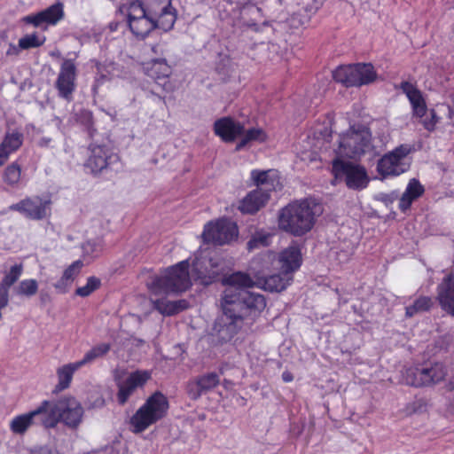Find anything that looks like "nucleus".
<instances>
[{
  "label": "nucleus",
  "mask_w": 454,
  "mask_h": 454,
  "mask_svg": "<svg viewBox=\"0 0 454 454\" xmlns=\"http://www.w3.org/2000/svg\"><path fill=\"white\" fill-rule=\"evenodd\" d=\"M152 51L155 53V54H158V53H161L162 51H163V48L160 44L157 43V44H154L152 46Z\"/></svg>",
  "instance_id": "49"
},
{
  "label": "nucleus",
  "mask_w": 454,
  "mask_h": 454,
  "mask_svg": "<svg viewBox=\"0 0 454 454\" xmlns=\"http://www.w3.org/2000/svg\"><path fill=\"white\" fill-rule=\"evenodd\" d=\"M372 135L364 126H353L340 135L336 154L339 157L357 158L371 149Z\"/></svg>",
  "instance_id": "7"
},
{
  "label": "nucleus",
  "mask_w": 454,
  "mask_h": 454,
  "mask_svg": "<svg viewBox=\"0 0 454 454\" xmlns=\"http://www.w3.org/2000/svg\"><path fill=\"white\" fill-rule=\"evenodd\" d=\"M223 283L228 286L227 288H233L236 292L246 290L245 288L254 286V281L250 276L243 272L231 274L224 278Z\"/></svg>",
  "instance_id": "32"
},
{
  "label": "nucleus",
  "mask_w": 454,
  "mask_h": 454,
  "mask_svg": "<svg viewBox=\"0 0 454 454\" xmlns=\"http://www.w3.org/2000/svg\"><path fill=\"white\" fill-rule=\"evenodd\" d=\"M323 212L320 204L310 199L295 200L287 204L278 213V228L294 237H301L310 231L316 219Z\"/></svg>",
  "instance_id": "1"
},
{
  "label": "nucleus",
  "mask_w": 454,
  "mask_h": 454,
  "mask_svg": "<svg viewBox=\"0 0 454 454\" xmlns=\"http://www.w3.org/2000/svg\"><path fill=\"white\" fill-rule=\"evenodd\" d=\"M21 176V168L16 163L10 164L4 172V182L10 186H16L20 183Z\"/></svg>",
  "instance_id": "40"
},
{
  "label": "nucleus",
  "mask_w": 454,
  "mask_h": 454,
  "mask_svg": "<svg viewBox=\"0 0 454 454\" xmlns=\"http://www.w3.org/2000/svg\"><path fill=\"white\" fill-rule=\"evenodd\" d=\"M31 220H42L51 215V200L39 196L27 197L9 207Z\"/></svg>",
  "instance_id": "16"
},
{
  "label": "nucleus",
  "mask_w": 454,
  "mask_h": 454,
  "mask_svg": "<svg viewBox=\"0 0 454 454\" xmlns=\"http://www.w3.org/2000/svg\"><path fill=\"white\" fill-rule=\"evenodd\" d=\"M45 42L44 36H39L35 33L27 35L19 40V47L22 50H28L31 48H37L43 45Z\"/></svg>",
  "instance_id": "42"
},
{
  "label": "nucleus",
  "mask_w": 454,
  "mask_h": 454,
  "mask_svg": "<svg viewBox=\"0 0 454 454\" xmlns=\"http://www.w3.org/2000/svg\"><path fill=\"white\" fill-rule=\"evenodd\" d=\"M214 130L223 141L231 142L244 133V126L230 117H223L215 122Z\"/></svg>",
  "instance_id": "25"
},
{
  "label": "nucleus",
  "mask_w": 454,
  "mask_h": 454,
  "mask_svg": "<svg viewBox=\"0 0 454 454\" xmlns=\"http://www.w3.org/2000/svg\"><path fill=\"white\" fill-rule=\"evenodd\" d=\"M210 270H199V262L193 263L194 270L197 271L198 278L202 279V282L208 284L213 281L220 273L221 269L218 268V263L215 262L212 259L209 260Z\"/></svg>",
  "instance_id": "36"
},
{
  "label": "nucleus",
  "mask_w": 454,
  "mask_h": 454,
  "mask_svg": "<svg viewBox=\"0 0 454 454\" xmlns=\"http://www.w3.org/2000/svg\"><path fill=\"white\" fill-rule=\"evenodd\" d=\"M268 255H269V257H270V256L274 255V253L273 252H269Z\"/></svg>",
  "instance_id": "51"
},
{
  "label": "nucleus",
  "mask_w": 454,
  "mask_h": 454,
  "mask_svg": "<svg viewBox=\"0 0 454 454\" xmlns=\"http://www.w3.org/2000/svg\"><path fill=\"white\" fill-rule=\"evenodd\" d=\"M446 376V368L443 364L436 363L429 368H409L406 370L403 380L407 385L412 387H424L437 384Z\"/></svg>",
  "instance_id": "15"
},
{
  "label": "nucleus",
  "mask_w": 454,
  "mask_h": 454,
  "mask_svg": "<svg viewBox=\"0 0 454 454\" xmlns=\"http://www.w3.org/2000/svg\"><path fill=\"white\" fill-rule=\"evenodd\" d=\"M43 427L54 428L62 422L69 429H76L82 424L84 409L82 403L74 396L65 395L56 401L45 400Z\"/></svg>",
  "instance_id": "2"
},
{
  "label": "nucleus",
  "mask_w": 454,
  "mask_h": 454,
  "mask_svg": "<svg viewBox=\"0 0 454 454\" xmlns=\"http://www.w3.org/2000/svg\"><path fill=\"white\" fill-rule=\"evenodd\" d=\"M400 88L407 96L412 106L413 114L419 118L425 117L421 121L424 128L428 131L434 130L440 117L434 109L427 112V105L420 90L409 82H403L400 84Z\"/></svg>",
  "instance_id": "10"
},
{
  "label": "nucleus",
  "mask_w": 454,
  "mask_h": 454,
  "mask_svg": "<svg viewBox=\"0 0 454 454\" xmlns=\"http://www.w3.org/2000/svg\"><path fill=\"white\" fill-rule=\"evenodd\" d=\"M10 287L0 283V309H4L9 303Z\"/></svg>",
  "instance_id": "45"
},
{
  "label": "nucleus",
  "mask_w": 454,
  "mask_h": 454,
  "mask_svg": "<svg viewBox=\"0 0 454 454\" xmlns=\"http://www.w3.org/2000/svg\"><path fill=\"white\" fill-rule=\"evenodd\" d=\"M437 298L441 307L454 316V270L438 286Z\"/></svg>",
  "instance_id": "26"
},
{
  "label": "nucleus",
  "mask_w": 454,
  "mask_h": 454,
  "mask_svg": "<svg viewBox=\"0 0 454 454\" xmlns=\"http://www.w3.org/2000/svg\"><path fill=\"white\" fill-rule=\"evenodd\" d=\"M88 151L89 156L85 168L93 174L99 173L105 169L109 164V160L114 157L105 145L90 144Z\"/></svg>",
  "instance_id": "22"
},
{
  "label": "nucleus",
  "mask_w": 454,
  "mask_h": 454,
  "mask_svg": "<svg viewBox=\"0 0 454 454\" xmlns=\"http://www.w3.org/2000/svg\"><path fill=\"white\" fill-rule=\"evenodd\" d=\"M292 275L280 271L278 274H273L264 278L263 288L269 292H281L285 290L293 281Z\"/></svg>",
  "instance_id": "29"
},
{
  "label": "nucleus",
  "mask_w": 454,
  "mask_h": 454,
  "mask_svg": "<svg viewBox=\"0 0 454 454\" xmlns=\"http://www.w3.org/2000/svg\"><path fill=\"white\" fill-rule=\"evenodd\" d=\"M105 405V400L102 397H98L93 404H91V408H101Z\"/></svg>",
  "instance_id": "47"
},
{
  "label": "nucleus",
  "mask_w": 454,
  "mask_h": 454,
  "mask_svg": "<svg viewBox=\"0 0 454 454\" xmlns=\"http://www.w3.org/2000/svg\"><path fill=\"white\" fill-rule=\"evenodd\" d=\"M282 379L285 382H291L294 380V377L291 372H284L282 373Z\"/></svg>",
  "instance_id": "48"
},
{
  "label": "nucleus",
  "mask_w": 454,
  "mask_h": 454,
  "mask_svg": "<svg viewBox=\"0 0 454 454\" xmlns=\"http://www.w3.org/2000/svg\"><path fill=\"white\" fill-rule=\"evenodd\" d=\"M82 267V261L74 262L63 273V277L73 283L75 277L79 274Z\"/></svg>",
  "instance_id": "44"
},
{
  "label": "nucleus",
  "mask_w": 454,
  "mask_h": 454,
  "mask_svg": "<svg viewBox=\"0 0 454 454\" xmlns=\"http://www.w3.org/2000/svg\"><path fill=\"white\" fill-rule=\"evenodd\" d=\"M100 286V280L96 277H90L85 286L76 289L75 294L81 297H87Z\"/></svg>",
  "instance_id": "43"
},
{
  "label": "nucleus",
  "mask_w": 454,
  "mask_h": 454,
  "mask_svg": "<svg viewBox=\"0 0 454 454\" xmlns=\"http://www.w3.org/2000/svg\"><path fill=\"white\" fill-rule=\"evenodd\" d=\"M169 408L167 396L160 391L150 395L130 419L133 432L142 433L166 417Z\"/></svg>",
  "instance_id": "5"
},
{
  "label": "nucleus",
  "mask_w": 454,
  "mask_h": 454,
  "mask_svg": "<svg viewBox=\"0 0 454 454\" xmlns=\"http://www.w3.org/2000/svg\"><path fill=\"white\" fill-rule=\"evenodd\" d=\"M77 67L73 59H64L60 65L55 88L60 98L70 101L75 90Z\"/></svg>",
  "instance_id": "18"
},
{
  "label": "nucleus",
  "mask_w": 454,
  "mask_h": 454,
  "mask_svg": "<svg viewBox=\"0 0 454 454\" xmlns=\"http://www.w3.org/2000/svg\"><path fill=\"white\" fill-rule=\"evenodd\" d=\"M239 235L238 226L228 219H220L215 223H208L204 227L202 239L205 243L224 245L236 239Z\"/></svg>",
  "instance_id": "13"
},
{
  "label": "nucleus",
  "mask_w": 454,
  "mask_h": 454,
  "mask_svg": "<svg viewBox=\"0 0 454 454\" xmlns=\"http://www.w3.org/2000/svg\"><path fill=\"white\" fill-rule=\"evenodd\" d=\"M219 382V375L215 372L201 375L188 382L187 394L192 399L197 400L202 394L218 386Z\"/></svg>",
  "instance_id": "24"
},
{
  "label": "nucleus",
  "mask_w": 454,
  "mask_h": 454,
  "mask_svg": "<svg viewBox=\"0 0 454 454\" xmlns=\"http://www.w3.org/2000/svg\"><path fill=\"white\" fill-rule=\"evenodd\" d=\"M333 174L335 179L344 180L347 186L351 189H362L367 185L368 178L364 168L339 158L333 161Z\"/></svg>",
  "instance_id": "14"
},
{
  "label": "nucleus",
  "mask_w": 454,
  "mask_h": 454,
  "mask_svg": "<svg viewBox=\"0 0 454 454\" xmlns=\"http://www.w3.org/2000/svg\"><path fill=\"white\" fill-rule=\"evenodd\" d=\"M153 303L155 309L164 316L175 315L188 307V302L185 300L168 301L160 299L156 300Z\"/></svg>",
  "instance_id": "31"
},
{
  "label": "nucleus",
  "mask_w": 454,
  "mask_h": 454,
  "mask_svg": "<svg viewBox=\"0 0 454 454\" xmlns=\"http://www.w3.org/2000/svg\"><path fill=\"white\" fill-rule=\"evenodd\" d=\"M111 348L110 344L108 343H100L94 346L88 352L85 353L82 359L79 360L78 363L81 366H84L86 364H90L93 363L96 359L103 357L106 355Z\"/></svg>",
  "instance_id": "35"
},
{
  "label": "nucleus",
  "mask_w": 454,
  "mask_h": 454,
  "mask_svg": "<svg viewBox=\"0 0 454 454\" xmlns=\"http://www.w3.org/2000/svg\"><path fill=\"white\" fill-rule=\"evenodd\" d=\"M301 249L294 243L282 250L277 258L278 269L292 276L301 267Z\"/></svg>",
  "instance_id": "21"
},
{
  "label": "nucleus",
  "mask_w": 454,
  "mask_h": 454,
  "mask_svg": "<svg viewBox=\"0 0 454 454\" xmlns=\"http://www.w3.org/2000/svg\"><path fill=\"white\" fill-rule=\"evenodd\" d=\"M272 235L265 230H257L247 244L248 251H254L270 246Z\"/></svg>",
  "instance_id": "34"
},
{
  "label": "nucleus",
  "mask_w": 454,
  "mask_h": 454,
  "mask_svg": "<svg viewBox=\"0 0 454 454\" xmlns=\"http://www.w3.org/2000/svg\"><path fill=\"white\" fill-rule=\"evenodd\" d=\"M23 135L20 132L7 133L0 144V167L8 160L9 156L17 151L22 145Z\"/></svg>",
  "instance_id": "27"
},
{
  "label": "nucleus",
  "mask_w": 454,
  "mask_h": 454,
  "mask_svg": "<svg viewBox=\"0 0 454 454\" xmlns=\"http://www.w3.org/2000/svg\"><path fill=\"white\" fill-rule=\"evenodd\" d=\"M222 308L223 314L215 326L217 342L220 344L231 341L245 324L242 316L234 312V307L230 302L224 304L222 301Z\"/></svg>",
  "instance_id": "12"
},
{
  "label": "nucleus",
  "mask_w": 454,
  "mask_h": 454,
  "mask_svg": "<svg viewBox=\"0 0 454 454\" xmlns=\"http://www.w3.org/2000/svg\"><path fill=\"white\" fill-rule=\"evenodd\" d=\"M147 67L148 75L155 80L168 78L171 74V67L165 59H154Z\"/></svg>",
  "instance_id": "33"
},
{
  "label": "nucleus",
  "mask_w": 454,
  "mask_h": 454,
  "mask_svg": "<svg viewBox=\"0 0 454 454\" xmlns=\"http://www.w3.org/2000/svg\"><path fill=\"white\" fill-rule=\"evenodd\" d=\"M121 10L126 12L130 31L138 38H145L153 29L159 27L157 20L145 12L144 4L138 0L124 4Z\"/></svg>",
  "instance_id": "8"
},
{
  "label": "nucleus",
  "mask_w": 454,
  "mask_h": 454,
  "mask_svg": "<svg viewBox=\"0 0 454 454\" xmlns=\"http://www.w3.org/2000/svg\"><path fill=\"white\" fill-rule=\"evenodd\" d=\"M333 77L346 87L362 86L373 82L376 73L371 64L341 66L335 69Z\"/></svg>",
  "instance_id": "9"
},
{
  "label": "nucleus",
  "mask_w": 454,
  "mask_h": 454,
  "mask_svg": "<svg viewBox=\"0 0 454 454\" xmlns=\"http://www.w3.org/2000/svg\"><path fill=\"white\" fill-rule=\"evenodd\" d=\"M265 140V134L262 129H250L244 133V137L237 145V150L242 149L251 141L262 142Z\"/></svg>",
  "instance_id": "41"
},
{
  "label": "nucleus",
  "mask_w": 454,
  "mask_h": 454,
  "mask_svg": "<svg viewBox=\"0 0 454 454\" xmlns=\"http://www.w3.org/2000/svg\"><path fill=\"white\" fill-rule=\"evenodd\" d=\"M433 304V300L430 297L421 296L412 305L406 307V316L411 317L418 313L427 311Z\"/></svg>",
  "instance_id": "38"
},
{
  "label": "nucleus",
  "mask_w": 454,
  "mask_h": 454,
  "mask_svg": "<svg viewBox=\"0 0 454 454\" xmlns=\"http://www.w3.org/2000/svg\"><path fill=\"white\" fill-rule=\"evenodd\" d=\"M80 368H82V366L78 361L67 364L58 368L57 376L59 382L56 386V388L60 391L68 388L71 384L74 373Z\"/></svg>",
  "instance_id": "30"
},
{
  "label": "nucleus",
  "mask_w": 454,
  "mask_h": 454,
  "mask_svg": "<svg viewBox=\"0 0 454 454\" xmlns=\"http://www.w3.org/2000/svg\"><path fill=\"white\" fill-rule=\"evenodd\" d=\"M23 270L24 266L22 263H15L12 265L9 270L3 271L4 277L0 283L8 287H11L21 277Z\"/></svg>",
  "instance_id": "37"
},
{
  "label": "nucleus",
  "mask_w": 454,
  "mask_h": 454,
  "mask_svg": "<svg viewBox=\"0 0 454 454\" xmlns=\"http://www.w3.org/2000/svg\"><path fill=\"white\" fill-rule=\"evenodd\" d=\"M222 301L233 305L234 312L242 316L243 322L254 321L266 307L265 297L249 290L236 292L233 288H226Z\"/></svg>",
  "instance_id": "6"
},
{
  "label": "nucleus",
  "mask_w": 454,
  "mask_h": 454,
  "mask_svg": "<svg viewBox=\"0 0 454 454\" xmlns=\"http://www.w3.org/2000/svg\"><path fill=\"white\" fill-rule=\"evenodd\" d=\"M3 315H2V309H0V319L2 318Z\"/></svg>",
  "instance_id": "52"
},
{
  "label": "nucleus",
  "mask_w": 454,
  "mask_h": 454,
  "mask_svg": "<svg viewBox=\"0 0 454 454\" xmlns=\"http://www.w3.org/2000/svg\"><path fill=\"white\" fill-rule=\"evenodd\" d=\"M251 177L257 188L250 192L240 202L239 210L245 214H254L270 199V192L281 188L278 174L274 169L253 170Z\"/></svg>",
  "instance_id": "3"
},
{
  "label": "nucleus",
  "mask_w": 454,
  "mask_h": 454,
  "mask_svg": "<svg viewBox=\"0 0 454 454\" xmlns=\"http://www.w3.org/2000/svg\"><path fill=\"white\" fill-rule=\"evenodd\" d=\"M411 146L401 145L390 153L385 154L377 165V170L383 177L388 176H399L406 172L410 168L408 154Z\"/></svg>",
  "instance_id": "11"
},
{
  "label": "nucleus",
  "mask_w": 454,
  "mask_h": 454,
  "mask_svg": "<svg viewBox=\"0 0 454 454\" xmlns=\"http://www.w3.org/2000/svg\"><path fill=\"white\" fill-rule=\"evenodd\" d=\"M38 291V283L35 279L28 278L21 280L14 288V292L19 296L32 297Z\"/></svg>",
  "instance_id": "39"
},
{
  "label": "nucleus",
  "mask_w": 454,
  "mask_h": 454,
  "mask_svg": "<svg viewBox=\"0 0 454 454\" xmlns=\"http://www.w3.org/2000/svg\"><path fill=\"white\" fill-rule=\"evenodd\" d=\"M154 294H177L191 286L189 262L184 260L167 269L160 276H155L147 283Z\"/></svg>",
  "instance_id": "4"
},
{
  "label": "nucleus",
  "mask_w": 454,
  "mask_h": 454,
  "mask_svg": "<svg viewBox=\"0 0 454 454\" xmlns=\"http://www.w3.org/2000/svg\"><path fill=\"white\" fill-rule=\"evenodd\" d=\"M150 378L151 374L147 371H136L130 373L125 380L118 384V403L122 405L126 403L136 389L142 387Z\"/></svg>",
  "instance_id": "20"
},
{
  "label": "nucleus",
  "mask_w": 454,
  "mask_h": 454,
  "mask_svg": "<svg viewBox=\"0 0 454 454\" xmlns=\"http://www.w3.org/2000/svg\"><path fill=\"white\" fill-rule=\"evenodd\" d=\"M145 12L157 20L159 28L170 30L176 20V14L171 5V0H145L142 3Z\"/></svg>",
  "instance_id": "17"
},
{
  "label": "nucleus",
  "mask_w": 454,
  "mask_h": 454,
  "mask_svg": "<svg viewBox=\"0 0 454 454\" xmlns=\"http://www.w3.org/2000/svg\"><path fill=\"white\" fill-rule=\"evenodd\" d=\"M51 142V138L43 137L40 140L39 145L41 146H48Z\"/></svg>",
  "instance_id": "50"
},
{
  "label": "nucleus",
  "mask_w": 454,
  "mask_h": 454,
  "mask_svg": "<svg viewBox=\"0 0 454 454\" xmlns=\"http://www.w3.org/2000/svg\"><path fill=\"white\" fill-rule=\"evenodd\" d=\"M423 193L424 187L421 185V184L415 178L411 179L400 199V209L402 211H406L408 208H410L412 201L420 197Z\"/></svg>",
  "instance_id": "28"
},
{
  "label": "nucleus",
  "mask_w": 454,
  "mask_h": 454,
  "mask_svg": "<svg viewBox=\"0 0 454 454\" xmlns=\"http://www.w3.org/2000/svg\"><path fill=\"white\" fill-rule=\"evenodd\" d=\"M43 417L44 408L42 402L36 409L15 417L11 421L10 428L15 434H24L32 425L37 424L43 426Z\"/></svg>",
  "instance_id": "23"
},
{
  "label": "nucleus",
  "mask_w": 454,
  "mask_h": 454,
  "mask_svg": "<svg viewBox=\"0 0 454 454\" xmlns=\"http://www.w3.org/2000/svg\"><path fill=\"white\" fill-rule=\"evenodd\" d=\"M64 17L63 4L57 3L37 12L23 17L22 21L35 27L44 28L49 25H55Z\"/></svg>",
  "instance_id": "19"
},
{
  "label": "nucleus",
  "mask_w": 454,
  "mask_h": 454,
  "mask_svg": "<svg viewBox=\"0 0 454 454\" xmlns=\"http://www.w3.org/2000/svg\"><path fill=\"white\" fill-rule=\"evenodd\" d=\"M72 282H70L68 279H66L63 276L60 278L59 280H58L54 284V287L57 289V291L60 294H66L69 287L71 286Z\"/></svg>",
  "instance_id": "46"
}]
</instances>
